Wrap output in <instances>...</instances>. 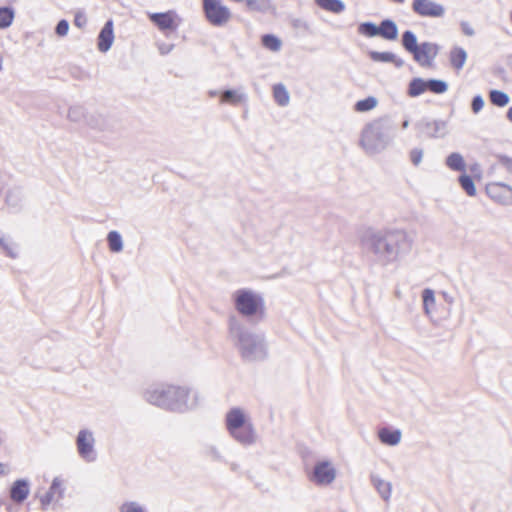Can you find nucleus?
<instances>
[{"label": "nucleus", "instance_id": "35", "mask_svg": "<svg viewBox=\"0 0 512 512\" xmlns=\"http://www.w3.org/2000/svg\"><path fill=\"white\" fill-rule=\"evenodd\" d=\"M242 101L241 95H239L236 91L226 90L222 93L220 102L228 103L232 105H237Z\"/></svg>", "mask_w": 512, "mask_h": 512}, {"label": "nucleus", "instance_id": "36", "mask_svg": "<svg viewBox=\"0 0 512 512\" xmlns=\"http://www.w3.org/2000/svg\"><path fill=\"white\" fill-rule=\"evenodd\" d=\"M262 44L271 51H277L281 47V42L273 35H264L262 37Z\"/></svg>", "mask_w": 512, "mask_h": 512}, {"label": "nucleus", "instance_id": "33", "mask_svg": "<svg viewBox=\"0 0 512 512\" xmlns=\"http://www.w3.org/2000/svg\"><path fill=\"white\" fill-rule=\"evenodd\" d=\"M358 32L367 37L379 36L378 26L372 22L361 23L358 27Z\"/></svg>", "mask_w": 512, "mask_h": 512}, {"label": "nucleus", "instance_id": "2", "mask_svg": "<svg viewBox=\"0 0 512 512\" xmlns=\"http://www.w3.org/2000/svg\"><path fill=\"white\" fill-rule=\"evenodd\" d=\"M392 126L387 118H378L368 123L361 133L360 146L369 155L384 151L390 144Z\"/></svg>", "mask_w": 512, "mask_h": 512}, {"label": "nucleus", "instance_id": "8", "mask_svg": "<svg viewBox=\"0 0 512 512\" xmlns=\"http://www.w3.org/2000/svg\"><path fill=\"white\" fill-rule=\"evenodd\" d=\"M203 11L207 21L214 26H222L231 18L229 8L221 0H203Z\"/></svg>", "mask_w": 512, "mask_h": 512}, {"label": "nucleus", "instance_id": "22", "mask_svg": "<svg viewBox=\"0 0 512 512\" xmlns=\"http://www.w3.org/2000/svg\"><path fill=\"white\" fill-rule=\"evenodd\" d=\"M445 165L452 171L465 172L466 163L463 156L458 152L450 153L445 159Z\"/></svg>", "mask_w": 512, "mask_h": 512}, {"label": "nucleus", "instance_id": "21", "mask_svg": "<svg viewBox=\"0 0 512 512\" xmlns=\"http://www.w3.org/2000/svg\"><path fill=\"white\" fill-rule=\"evenodd\" d=\"M379 36L386 40H396L398 28L394 21L390 19L383 20L378 26Z\"/></svg>", "mask_w": 512, "mask_h": 512}, {"label": "nucleus", "instance_id": "9", "mask_svg": "<svg viewBox=\"0 0 512 512\" xmlns=\"http://www.w3.org/2000/svg\"><path fill=\"white\" fill-rule=\"evenodd\" d=\"M417 127L430 139H441L449 133L448 122L442 119H423Z\"/></svg>", "mask_w": 512, "mask_h": 512}, {"label": "nucleus", "instance_id": "28", "mask_svg": "<svg viewBox=\"0 0 512 512\" xmlns=\"http://www.w3.org/2000/svg\"><path fill=\"white\" fill-rule=\"evenodd\" d=\"M458 180L461 188L466 192L468 196L473 197L476 195V187L470 176L463 173L459 176Z\"/></svg>", "mask_w": 512, "mask_h": 512}, {"label": "nucleus", "instance_id": "17", "mask_svg": "<svg viewBox=\"0 0 512 512\" xmlns=\"http://www.w3.org/2000/svg\"><path fill=\"white\" fill-rule=\"evenodd\" d=\"M378 438L380 442L387 446H396L400 443L402 433L399 429H391L382 427L378 430Z\"/></svg>", "mask_w": 512, "mask_h": 512}, {"label": "nucleus", "instance_id": "29", "mask_svg": "<svg viewBox=\"0 0 512 512\" xmlns=\"http://www.w3.org/2000/svg\"><path fill=\"white\" fill-rule=\"evenodd\" d=\"M427 90L435 94H443L448 90V84L443 80L429 79L426 80Z\"/></svg>", "mask_w": 512, "mask_h": 512}, {"label": "nucleus", "instance_id": "10", "mask_svg": "<svg viewBox=\"0 0 512 512\" xmlns=\"http://www.w3.org/2000/svg\"><path fill=\"white\" fill-rule=\"evenodd\" d=\"M412 10L421 17L440 18L445 14V7L433 0H414Z\"/></svg>", "mask_w": 512, "mask_h": 512}, {"label": "nucleus", "instance_id": "18", "mask_svg": "<svg viewBox=\"0 0 512 512\" xmlns=\"http://www.w3.org/2000/svg\"><path fill=\"white\" fill-rule=\"evenodd\" d=\"M369 57L374 62L393 63L397 68L404 65L403 59L392 52L370 51Z\"/></svg>", "mask_w": 512, "mask_h": 512}, {"label": "nucleus", "instance_id": "3", "mask_svg": "<svg viewBox=\"0 0 512 512\" xmlns=\"http://www.w3.org/2000/svg\"><path fill=\"white\" fill-rule=\"evenodd\" d=\"M226 428L231 436L242 444H252L255 441L253 426L240 408H233L227 413Z\"/></svg>", "mask_w": 512, "mask_h": 512}, {"label": "nucleus", "instance_id": "6", "mask_svg": "<svg viewBox=\"0 0 512 512\" xmlns=\"http://www.w3.org/2000/svg\"><path fill=\"white\" fill-rule=\"evenodd\" d=\"M148 19L166 36L171 33H175L182 22V19L176 10L148 13Z\"/></svg>", "mask_w": 512, "mask_h": 512}, {"label": "nucleus", "instance_id": "7", "mask_svg": "<svg viewBox=\"0 0 512 512\" xmlns=\"http://www.w3.org/2000/svg\"><path fill=\"white\" fill-rule=\"evenodd\" d=\"M337 477V470L329 460L317 461L308 475L309 480L317 486H329Z\"/></svg>", "mask_w": 512, "mask_h": 512}, {"label": "nucleus", "instance_id": "38", "mask_svg": "<svg viewBox=\"0 0 512 512\" xmlns=\"http://www.w3.org/2000/svg\"><path fill=\"white\" fill-rule=\"evenodd\" d=\"M423 155L424 151L422 149L413 148L409 153L410 161L414 166H418L422 162Z\"/></svg>", "mask_w": 512, "mask_h": 512}, {"label": "nucleus", "instance_id": "14", "mask_svg": "<svg viewBox=\"0 0 512 512\" xmlns=\"http://www.w3.org/2000/svg\"><path fill=\"white\" fill-rule=\"evenodd\" d=\"M94 439L90 432L80 431L77 437V448L79 454L86 460L94 459L93 454Z\"/></svg>", "mask_w": 512, "mask_h": 512}, {"label": "nucleus", "instance_id": "1", "mask_svg": "<svg viewBox=\"0 0 512 512\" xmlns=\"http://www.w3.org/2000/svg\"><path fill=\"white\" fill-rule=\"evenodd\" d=\"M362 244L382 266L398 263L413 247V238L402 229L369 230Z\"/></svg>", "mask_w": 512, "mask_h": 512}, {"label": "nucleus", "instance_id": "13", "mask_svg": "<svg viewBox=\"0 0 512 512\" xmlns=\"http://www.w3.org/2000/svg\"><path fill=\"white\" fill-rule=\"evenodd\" d=\"M114 42V24L112 20H108L101 29L98 39L97 48L100 52H107Z\"/></svg>", "mask_w": 512, "mask_h": 512}, {"label": "nucleus", "instance_id": "12", "mask_svg": "<svg viewBox=\"0 0 512 512\" xmlns=\"http://www.w3.org/2000/svg\"><path fill=\"white\" fill-rule=\"evenodd\" d=\"M487 194L494 201L503 204V205H511L512 204V187L501 183L495 182L490 183L486 187Z\"/></svg>", "mask_w": 512, "mask_h": 512}, {"label": "nucleus", "instance_id": "37", "mask_svg": "<svg viewBox=\"0 0 512 512\" xmlns=\"http://www.w3.org/2000/svg\"><path fill=\"white\" fill-rule=\"evenodd\" d=\"M251 10H263L269 6V0H242Z\"/></svg>", "mask_w": 512, "mask_h": 512}, {"label": "nucleus", "instance_id": "31", "mask_svg": "<svg viewBox=\"0 0 512 512\" xmlns=\"http://www.w3.org/2000/svg\"><path fill=\"white\" fill-rule=\"evenodd\" d=\"M109 249L112 252H120L122 250V238L116 231L109 232L107 236Z\"/></svg>", "mask_w": 512, "mask_h": 512}, {"label": "nucleus", "instance_id": "30", "mask_svg": "<svg viewBox=\"0 0 512 512\" xmlns=\"http://www.w3.org/2000/svg\"><path fill=\"white\" fill-rule=\"evenodd\" d=\"M377 104H378L377 99L373 96H370L363 100L357 101L354 109L357 112H367V111L374 109L377 106Z\"/></svg>", "mask_w": 512, "mask_h": 512}, {"label": "nucleus", "instance_id": "16", "mask_svg": "<svg viewBox=\"0 0 512 512\" xmlns=\"http://www.w3.org/2000/svg\"><path fill=\"white\" fill-rule=\"evenodd\" d=\"M30 492L29 484L26 480H16L10 488V498L15 503H22L26 500Z\"/></svg>", "mask_w": 512, "mask_h": 512}, {"label": "nucleus", "instance_id": "11", "mask_svg": "<svg viewBox=\"0 0 512 512\" xmlns=\"http://www.w3.org/2000/svg\"><path fill=\"white\" fill-rule=\"evenodd\" d=\"M439 46L436 43L423 42L419 44L416 52H414V60L422 67H431L434 59L438 55Z\"/></svg>", "mask_w": 512, "mask_h": 512}, {"label": "nucleus", "instance_id": "27", "mask_svg": "<svg viewBox=\"0 0 512 512\" xmlns=\"http://www.w3.org/2000/svg\"><path fill=\"white\" fill-rule=\"evenodd\" d=\"M489 98L491 103L498 107H504L509 103V96L503 91L491 90Z\"/></svg>", "mask_w": 512, "mask_h": 512}, {"label": "nucleus", "instance_id": "48", "mask_svg": "<svg viewBox=\"0 0 512 512\" xmlns=\"http://www.w3.org/2000/svg\"><path fill=\"white\" fill-rule=\"evenodd\" d=\"M408 126H409V120H404L401 125L402 129H407Z\"/></svg>", "mask_w": 512, "mask_h": 512}, {"label": "nucleus", "instance_id": "26", "mask_svg": "<svg viewBox=\"0 0 512 512\" xmlns=\"http://www.w3.org/2000/svg\"><path fill=\"white\" fill-rule=\"evenodd\" d=\"M402 45L406 51L413 54L416 52L419 44L417 43V38L412 31H405L402 35Z\"/></svg>", "mask_w": 512, "mask_h": 512}, {"label": "nucleus", "instance_id": "41", "mask_svg": "<svg viewBox=\"0 0 512 512\" xmlns=\"http://www.w3.org/2000/svg\"><path fill=\"white\" fill-rule=\"evenodd\" d=\"M69 25L66 20H61L56 26V33L59 36H65L68 33Z\"/></svg>", "mask_w": 512, "mask_h": 512}, {"label": "nucleus", "instance_id": "5", "mask_svg": "<svg viewBox=\"0 0 512 512\" xmlns=\"http://www.w3.org/2000/svg\"><path fill=\"white\" fill-rule=\"evenodd\" d=\"M235 307L244 316L263 315L264 304L262 298L250 291L241 289L234 294Z\"/></svg>", "mask_w": 512, "mask_h": 512}, {"label": "nucleus", "instance_id": "42", "mask_svg": "<svg viewBox=\"0 0 512 512\" xmlns=\"http://www.w3.org/2000/svg\"><path fill=\"white\" fill-rule=\"evenodd\" d=\"M121 512H144L143 509L135 503H125L121 506Z\"/></svg>", "mask_w": 512, "mask_h": 512}, {"label": "nucleus", "instance_id": "39", "mask_svg": "<svg viewBox=\"0 0 512 512\" xmlns=\"http://www.w3.org/2000/svg\"><path fill=\"white\" fill-rule=\"evenodd\" d=\"M87 24V17L85 15V13L79 11L75 14V17H74V25L77 26L78 28H83L85 27Z\"/></svg>", "mask_w": 512, "mask_h": 512}, {"label": "nucleus", "instance_id": "46", "mask_svg": "<svg viewBox=\"0 0 512 512\" xmlns=\"http://www.w3.org/2000/svg\"><path fill=\"white\" fill-rule=\"evenodd\" d=\"M8 472L7 465L0 463V477L6 475Z\"/></svg>", "mask_w": 512, "mask_h": 512}, {"label": "nucleus", "instance_id": "47", "mask_svg": "<svg viewBox=\"0 0 512 512\" xmlns=\"http://www.w3.org/2000/svg\"><path fill=\"white\" fill-rule=\"evenodd\" d=\"M507 118L510 122H512V107L508 109Z\"/></svg>", "mask_w": 512, "mask_h": 512}, {"label": "nucleus", "instance_id": "32", "mask_svg": "<svg viewBox=\"0 0 512 512\" xmlns=\"http://www.w3.org/2000/svg\"><path fill=\"white\" fill-rule=\"evenodd\" d=\"M14 19V12L7 7L0 8V29L9 27Z\"/></svg>", "mask_w": 512, "mask_h": 512}, {"label": "nucleus", "instance_id": "44", "mask_svg": "<svg viewBox=\"0 0 512 512\" xmlns=\"http://www.w3.org/2000/svg\"><path fill=\"white\" fill-rule=\"evenodd\" d=\"M461 29L462 32L467 36H473L474 35V29L468 22H461Z\"/></svg>", "mask_w": 512, "mask_h": 512}, {"label": "nucleus", "instance_id": "45", "mask_svg": "<svg viewBox=\"0 0 512 512\" xmlns=\"http://www.w3.org/2000/svg\"><path fill=\"white\" fill-rule=\"evenodd\" d=\"M470 171L474 174L475 177L480 178L481 177V169L478 164H474L470 167Z\"/></svg>", "mask_w": 512, "mask_h": 512}, {"label": "nucleus", "instance_id": "43", "mask_svg": "<svg viewBox=\"0 0 512 512\" xmlns=\"http://www.w3.org/2000/svg\"><path fill=\"white\" fill-rule=\"evenodd\" d=\"M499 161L508 171H512V159L510 157L500 156Z\"/></svg>", "mask_w": 512, "mask_h": 512}, {"label": "nucleus", "instance_id": "15", "mask_svg": "<svg viewBox=\"0 0 512 512\" xmlns=\"http://www.w3.org/2000/svg\"><path fill=\"white\" fill-rule=\"evenodd\" d=\"M63 495L62 482L54 479L49 490L40 497L42 508L46 509L49 505L58 502Z\"/></svg>", "mask_w": 512, "mask_h": 512}, {"label": "nucleus", "instance_id": "25", "mask_svg": "<svg viewBox=\"0 0 512 512\" xmlns=\"http://www.w3.org/2000/svg\"><path fill=\"white\" fill-rule=\"evenodd\" d=\"M425 91H427L426 80L413 78L408 85L407 94L414 98L420 96Z\"/></svg>", "mask_w": 512, "mask_h": 512}, {"label": "nucleus", "instance_id": "20", "mask_svg": "<svg viewBox=\"0 0 512 512\" xmlns=\"http://www.w3.org/2000/svg\"><path fill=\"white\" fill-rule=\"evenodd\" d=\"M467 60V52L462 48L455 46L449 52V61L451 66L460 71L464 67Z\"/></svg>", "mask_w": 512, "mask_h": 512}, {"label": "nucleus", "instance_id": "40", "mask_svg": "<svg viewBox=\"0 0 512 512\" xmlns=\"http://www.w3.org/2000/svg\"><path fill=\"white\" fill-rule=\"evenodd\" d=\"M484 100L480 95H477L473 98L471 108L474 113H478L483 109Z\"/></svg>", "mask_w": 512, "mask_h": 512}, {"label": "nucleus", "instance_id": "24", "mask_svg": "<svg viewBox=\"0 0 512 512\" xmlns=\"http://www.w3.org/2000/svg\"><path fill=\"white\" fill-rule=\"evenodd\" d=\"M315 3L323 10L340 14L345 10V4L341 0H315Z\"/></svg>", "mask_w": 512, "mask_h": 512}, {"label": "nucleus", "instance_id": "34", "mask_svg": "<svg viewBox=\"0 0 512 512\" xmlns=\"http://www.w3.org/2000/svg\"><path fill=\"white\" fill-rule=\"evenodd\" d=\"M273 96H274L275 101L279 105H286V103L288 101V94H287V91H286V88L284 85H282V84L275 85L273 87Z\"/></svg>", "mask_w": 512, "mask_h": 512}, {"label": "nucleus", "instance_id": "23", "mask_svg": "<svg viewBox=\"0 0 512 512\" xmlns=\"http://www.w3.org/2000/svg\"><path fill=\"white\" fill-rule=\"evenodd\" d=\"M423 311L427 317H431L436 306L435 293L432 289L426 288L422 291Z\"/></svg>", "mask_w": 512, "mask_h": 512}, {"label": "nucleus", "instance_id": "19", "mask_svg": "<svg viewBox=\"0 0 512 512\" xmlns=\"http://www.w3.org/2000/svg\"><path fill=\"white\" fill-rule=\"evenodd\" d=\"M370 480L374 488L377 490L379 495L384 501H389L392 493V485L389 481H386L378 475L371 474Z\"/></svg>", "mask_w": 512, "mask_h": 512}, {"label": "nucleus", "instance_id": "49", "mask_svg": "<svg viewBox=\"0 0 512 512\" xmlns=\"http://www.w3.org/2000/svg\"><path fill=\"white\" fill-rule=\"evenodd\" d=\"M3 57L0 55V70L2 69Z\"/></svg>", "mask_w": 512, "mask_h": 512}, {"label": "nucleus", "instance_id": "4", "mask_svg": "<svg viewBox=\"0 0 512 512\" xmlns=\"http://www.w3.org/2000/svg\"><path fill=\"white\" fill-rule=\"evenodd\" d=\"M190 391L179 386H168L165 389L155 390L149 395V401L157 406L175 409L187 404Z\"/></svg>", "mask_w": 512, "mask_h": 512}]
</instances>
